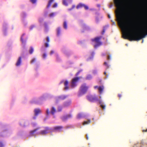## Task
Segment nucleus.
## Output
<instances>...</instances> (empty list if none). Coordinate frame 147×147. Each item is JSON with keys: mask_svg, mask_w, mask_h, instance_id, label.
Here are the masks:
<instances>
[{"mask_svg": "<svg viewBox=\"0 0 147 147\" xmlns=\"http://www.w3.org/2000/svg\"><path fill=\"white\" fill-rule=\"evenodd\" d=\"M88 88L89 86H87L86 83H84L82 84L78 92V96L80 97L85 94L87 92Z\"/></svg>", "mask_w": 147, "mask_h": 147, "instance_id": "obj_1", "label": "nucleus"}, {"mask_svg": "<svg viewBox=\"0 0 147 147\" xmlns=\"http://www.w3.org/2000/svg\"><path fill=\"white\" fill-rule=\"evenodd\" d=\"M86 98L90 102L98 101L100 104L101 103V101L99 100L97 96L96 95H89L86 96Z\"/></svg>", "mask_w": 147, "mask_h": 147, "instance_id": "obj_2", "label": "nucleus"}, {"mask_svg": "<svg viewBox=\"0 0 147 147\" xmlns=\"http://www.w3.org/2000/svg\"><path fill=\"white\" fill-rule=\"evenodd\" d=\"M101 38V37L100 36L96 37L92 39V41L96 43L94 46L95 48H96L102 45V42L100 41Z\"/></svg>", "mask_w": 147, "mask_h": 147, "instance_id": "obj_3", "label": "nucleus"}, {"mask_svg": "<svg viewBox=\"0 0 147 147\" xmlns=\"http://www.w3.org/2000/svg\"><path fill=\"white\" fill-rule=\"evenodd\" d=\"M116 17L117 20L119 23L123 24L124 23L123 19L122 14L119 11H118L116 13Z\"/></svg>", "mask_w": 147, "mask_h": 147, "instance_id": "obj_4", "label": "nucleus"}, {"mask_svg": "<svg viewBox=\"0 0 147 147\" xmlns=\"http://www.w3.org/2000/svg\"><path fill=\"white\" fill-rule=\"evenodd\" d=\"M81 78V77H77L73 78L71 82V87L72 88H73L76 87L77 85V82Z\"/></svg>", "mask_w": 147, "mask_h": 147, "instance_id": "obj_5", "label": "nucleus"}, {"mask_svg": "<svg viewBox=\"0 0 147 147\" xmlns=\"http://www.w3.org/2000/svg\"><path fill=\"white\" fill-rule=\"evenodd\" d=\"M49 130L50 129L49 127H45V129L40 131L37 133V134L42 135H46L48 133L49 131Z\"/></svg>", "mask_w": 147, "mask_h": 147, "instance_id": "obj_6", "label": "nucleus"}, {"mask_svg": "<svg viewBox=\"0 0 147 147\" xmlns=\"http://www.w3.org/2000/svg\"><path fill=\"white\" fill-rule=\"evenodd\" d=\"M56 110L55 108L54 107H53L51 108L50 112L49 111L48 109H47L46 110V113L47 115H48L50 113L52 115H53L56 112Z\"/></svg>", "mask_w": 147, "mask_h": 147, "instance_id": "obj_7", "label": "nucleus"}, {"mask_svg": "<svg viewBox=\"0 0 147 147\" xmlns=\"http://www.w3.org/2000/svg\"><path fill=\"white\" fill-rule=\"evenodd\" d=\"M114 4L118 8H120L122 5L121 0H113Z\"/></svg>", "mask_w": 147, "mask_h": 147, "instance_id": "obj_8", "label": "nucleus"}, {"mask_svg": "<svg viewBox=\"0 0 147 147\" xmlns=\"http://www.w3.org/2000/svg\"><path fill=\"white\" fill-rule=\"evenodd\" d=\"M72 116L71 114L67 115H66L63 116L61 117V119L63 121L67 120L68 119L71 118Z\"/></svg>", "mask_w": 147, "mask_h": 147, "instance_id": "obj_9", "label": "nucleus"}, {"mask_svg": "<svg viewBox=\"0 0 147 147\" xmlns=\"http://www.w3.org/2000/svg\"><path fill=\"white\" fill-rule=\"evenodd\" d=\"M63 127L62 126H58L55 127L54 128V130L60 131L63 128Z\"/></svg>", "mask_w": 147, "mask_h": 147, "instance_id": "obj_10", "label": "nucleus"}, {"mask_svg": "<svg viewBox=\"0 0 147 147\" xmlns=\"http://www.w3.org/2000/svg\"><path fill=\"white\" fill-rule=\"evenodd\" d=\"M22 63V57H19L17 62L16 63V65L17 66H19Z\"/></svg>", "mask_w": 147, "mask_h": 147, "instance_id": "obj_11", "label": "nucleus"}, {"mask_svg": "<svg viewBox=\"0 0 147 147\" xmlns=\"http://www.w3.org/2000/svg\"><path fill=\"white\" fill-rule=\"evenodd\" d=\"M27 123L25 120H22L20 122V124L22 126H25L27 125Z\"/></svg>", "mask_w": 147, "mask_h": 147, "instance_id": "obj_12", "label": "nucleus"}, {"mask_svg": "<svg viewBox=\"0 0 147 147\" xmlns=\"http://www.w3.org/2000/svg\"><path fill=\"white\" fill-rule=\"evenodd\" d=\"M104 87L103 86H100L98 87V90L100 94H101L104 90Z\"/></svg>", "mask_w": 147, "mask_h": 147, "instance_id": "obj_13", "label": "nucleus"}, {"mask_svg": "<svg viewBox=\"0 0 147 147\" xmlns=\"http://www.w3.org/2000/svg\"><path fill=\"white\" fill-rule=\"evenodd\" d=\"M35 115L37 116L39 113L41 112L40 110L39 109H35L34 110Z\"/></svg>", "mask_w": 147, "mask_h": 147, "instance_id": "obj_14", "label": "nucleus"}, {"mask_svg": "<svg viewBox=\"0 0 147 147\" xmlns=\"http://www.w3.org/2000/svg\"><path fill=\"white\" fill-rule=\"evenodd\" d=\"M64 86H65V87L64 88V89L65 90H67L69 88V87L68 86V82L67 80L65 81L64 83Z\"/></svg>", "mask_w": 147, "mask_h": 147, "instance_id": "obj_15", "label": "nucleus"}, {"mask_svg": "<svg viewBox=\"0 0 147 147\" xmlns=\"http://www.w3.org/2000/svg\"><path fill=\"white\" fill-rule=\"evenodd\" d=\"M47 42L45 43V46L46 47H49L48 42H49L50 39L49 36L47 37L46 38Z\"/></svg>", "mask_w": 147, "mask_h": 147, "instance_id": "obj_16", "label": "nucleus"}, {"mask_svg": "<svg viewBox=\"0 0 147 147\" xmlns=\"http://www.w3.org/2000/svg\"><path fill=\"white\" fill-rule=\"evenodd\" d=\"M40 128V127H38L37 128H36V129H35L33 130H32V131H31L30 132V134L32 136H33L34 133L35 131H37V130L39 129Z\"/></svg>", "mask_w": 147, "mask_h": 147, "instance_id": "obj_17", "label": "nucleus"}, {"mask_svg": "<svg viewBox=\"0 0 147 147\" xmlns=\"http://www.w3.org/2000/svg\"><path fill=\"white\" fill-rule=\"evenodd\" d=\"M54 0H50L49 2L48 5H47V8H49L51 5V3L53 2Z\"/></svg>", "mask_w": 147, "mask_h": 147, "instance_id": "obj_18", "label": "nucleus"}, {"mask_svg": "<svg viewBox=\"0 0 147 147\" xmlns=\"http://www.w3.org/2000/svg\"><path fill=\"white\" fill-rule=\"evenodd\" d=\"M66 97L65 96H62L58 97V100H63L66 98Z\"/></svg>", "mask_w": 147, "mask_h": 147, "instance_id": "obj_19", "label": "nucleus"}, {"mask_svg": "<svg viewBox=\"0 0 147 147\" xmlns=\"http://www.w3.org/2000/svg\"><path fill=\"white\" fill-rule=\"evenodd\" d=\"M82 27L83 30H86L88 29L87 26L85 24L82 25Z\"/></svg>", "mask_w": 147, "mask_h": 147, "instance_id": "obj_20", "label": "nucleus"}, {"mask_svg": "<svg viewBox=\"0 0 147 147\" xmlns=\"http://www.w3.org/2000/svg\"><path fill=\"white\" fill-rule=\"evenodd\" d=\"M84 4H82V3H80L76 7V8L77 9H79L80 7H84Z\"/></svg>", "mask_w": 147, "mask_h": 147, "instance_id": "obj_21", "label": "nucleus"}, {"mask_svg": "<svg viewBox=\"0 0 147 147\" xmlns=\"http://www.w3.org/2000/svg\"><path fill=\"white\" fill-rule=\"evenodd\" d=\"M63 26L64 28L65 29H67V23L66 21H65L64 22Z\"/></svg>", "mask_w": 147, "mask_h": 147, "instance_id": "obj_22", "label": "nucleus"}, {"mask_svg": "<svg viewBox=\"0 0 147 147\" xmlns=\"http://www.w3.org/2000/svg\"><path fill=\"white\" fill-rule=\"evenodd\" d=\"M90 119L88 120L87 121H84L83 123V125H84L85 124H88L90 123Z\"/></svg>", "mask_w": 147, "mask_h": 147, "instance_id": "obj_23", "label": "nucleus"}, {"mask_svg": "<svg viewBox=\"0 0 147 147\" xmlns=\"http://www.w3.org/2000/svg\"><path fill=\"white\" fill-rule=\"evenodd\" d=\"M92 78V76L90 75H88L86 79L87 80H90Z\"/></svg>", "mask_w": 147, "mask_h": 147, "instance_id": "obj_24", "label": "nucleus"}, {"mask_svg": "<svg viewBox=\"0 0 147 147\" xmlns=\"http://www.w3.org/2000/svg\"><path fill=\"white\" fill-rule=\"evenodd\" d=\"M29 53L30 54H32L34 51L33 48L32 47H30V49L29 50Z\"/></svg>", "mask_w": 147, "mask_h": 147, "instance_id": "obj_25", "label": "nucleus"}, {"mask_svg": "<svg viewBox=\"0 0 147 147\" xmlns=\"http://www.w3.org/2000/svg\"><path fill=\"white\" fill-rule=\"evenodd\" d=\"M25 35V34H23L22 36L21 37V40L22 42V43H23L25 42L26 41V40H24L23 39V36H24Z\"/></svg>", "mask_w": 147, "mask_h": 147, "instance_id": "obj_26", "label": "nucleus"}, {"mask_svg": "<svg viewBox=\"0 0 147 147\" xmlns=\"http://www.w3.org/2000/svg\"><path fill=\"white\" fill-rule=\"evenodd\" d=\"M82 117V114L81 113H79L77 116V118L78 119H80Z\"/></svg>", "mask_w": 147, "mask_h": 147, "instance_id": "obj_27", "label": "nucleus"}, {"mask_svg": "<svg viewBox=\"0 0 147 147\" xmlns=\"http://www.w3.org/2000/svg\"><path fill=\"white\" fill-rule=\"evenodd\" d=\"M57 35L59 36L60 33L61 29L60 28H58L57 29Z\"/></svg>", "mask_w": 147, "mask_h": 147, "instance_id": "obj_28", "label": "nucleus"}, {"mask_svg": "<svg viewBox=\"0 0 147 147\" xmlns=\"http://www.w3.org/2000/svg\"><path fill=\"white\" fill-rule=\"evenodd\" d=\"M36 61V58H33L30 62L31 64H32L35 63Z\"/></svg>", "mask_w": 147, "mask_h": 147, "instance_id": "obj_29", "label": "nucleus"}, {"mask_svg": "<svg viewBox=\"0 0 147 147\" xmlns=\"http://www.w3.org/2000/svg\"><path fill=\"white\" fill-rule=\"evenodd\" d=\"M38 101L37 100H36L35 99L31 101V103H32L36 104L38 103Z\"/></svg>", "mask_w": 147, "mask_h": 147, "instance_id": "obj_30", "label": "nucleus"}, {"mask_svg": "<svg viewBox=\"0 0 147 147\" xmlns=\"http://www.w3.org/2000/svg\"><path fill=\"white\" fill-rule=\"evenodd\" d=\"M37 0H30V1L32 4H35L36 3Z\"/></svg>", "mask_w": 147, "mask_h": 147, "instance_id": "obj_31", "label": "nucleus"}, {"mask_svg": "<svg viewBox=\"0 0 147 147\" xmlns=\"http://www.w3.org/2000/svg\"><path fill=\"white\" fill-rule=\"evenodd\" d=\"M70 102H66L65 103L64 105L65 107L69 105Z\"/></svg>", "mask_w": 147, "mask_h": 147, "instance_id": "obj_32", "label": "nucleus"}, {"mask_svg": "<svg viewBox=\"0 0 147 147\" xmlns=\"http://www.w3.org/2000/svg\"><path fill=\"white\" fill-rule=\"evenodd\" d=\"M104 65H105L106 67V69L109 68V66L106 62H104Z\"/></svg>", "mask_w": 147, "mask_h": 147, "instance_id": "obj_33", "label": "nucleus"}, {"mask_svg": "<svg viewBox=\"0 0 147 147\" xmlns=\"http://www.w3.org/2000/svg\"><path fill=\"white\" fill-rule=\"evenodd\" d=\"M63 5H65V6H67L68 4L65 0H63Z\"/></svg>", "mask_w": 147, "mask_h": 147, "instance_id": "obj_34", "label": "nucleus"}, {"mask_svg": "<svg viewBox=\"0 0 147 147\" xmlns=\"http://www.w3.org/2000/svg\"><path fill=\"white\" fill-rule=\"evenodd\" d=\"M4 144L1 141H0V147H4Z\"/></svg>", "mask_w": 147, "mask_h": 147, "instance_id": "obj_35", "label": "nucleus"}, {"mask_svg": "<svg viewBox=\"0 0 147 147\" xmlns=\"http://www.w3.org/2000/svg\"><path fill=\"white\" fill-rule=\"evenodd\" d=\"M101 103L102 102H101ZM102 103H101L100 104V107L102 108V109L104 110L105 109V105H103L102 104H101Z\"/></svg>", "mask_w": 147, "mask_h": 147, "instance_id": "obj_36", "label": "nucleus"}, {"mask_svg": "<svg viewBox=\"0 0 147 147\" xmlns=\"http://www.w3.org/2000/svg\"><path fill=\"white\" fill-rule=\"evenodd\" d=\"M133 147H140V145L139 144H135Z\"/></svg>", "mask_w": 147, "mask_h": 147, "instance_id": "obj_37", "label": "nucleus"}, {"mask_svg": "<svg viewBox=\"0 0 147 147\" xmlns=\"http://www.w3.org/2000/svg\"><path fill=\"white\" fill-rule=\"evenodd\" d=\"M35 27V26L34 25H32L30 27V29L31 30L32 29Z\"/></svg>", "mask_w": 147, "mask_h": 147, "instance_id": "obj_38", "label": "nucleus"}, {"mask_svg": "<svg viewBox=\"0 0 147 147\" xmlns=\"http://www.w3.org/2000/svg\"><path fill=\"white\" fill-rule=\"evenodd\" d=\"M31 124H32V126L33 127H35L37 125L36 123H32Z\"/></svg>", "mask_w": 147, "mask_h": 147, "instance_id": "obj_39", "label": "nucleus"}, {"mask_svg": "<svg viewBox=\"0 0 147 147\" xmlns=\"http://www.w3.org/2000/svg\"><path fill=\"white\" fill-rule=\"evenodd\" d=\"M84 7L85 9L86 10H87L88 9V7L86 5L84 4Z\"/></svg>", "mask_w": 147, "mask_h": 147, "instance_id": "obj_40", "label": "nucleus"}, {"mask_svg": "<svg viewBox=\"0 0 147 147\" xmlns=\"http://www.w3.org/2000/svg\"><path fill=\"white\" fill-rule=\"evenodd\" d=\"M57 3H55L53 6V8L56 7H57Z\"/></svg>", "mask_w": 147, "mask_h": 147, "instance_id": "obj_41", "label": "nucleus"}, {"mask_svg": "<svg viewBox=\"0 0 147 147\" xmlns=\"http://www.w3.org/2000/svg\"><path fill=\"white\" fill-rule=\"evenodd\" d=\"M54 13H50L49 16L50 17H52L53 16H54Z\"/></svg>", "mask_w": 147, "mask_h": 147, "instance_id": "obj_42", "label": "nucleus"}, {"mask_svg": "<svg viewBox=\"0 0 147 147\" xmlns=\"http://www.w3.org/2000/svg\"><path fill=\"white\" fill-rule=\"evenodd\" d=\"M127 10H128L127 11V13H126V15H129V8H128H128L127 9Z\"/></svg>", "mask_w": 147, "mask_h": 147, "instance_id": "obj_43", "label": "nucleus"}, {"mask_svg": "<svg viewBox=\"0 0 147 147\" xmlns=\"http://www.w3.org/2000/svg\"><path fill=\"white\" fill-rule=\"evenodd\" d=\"M81 70H80L77 73H76V74L75 76H77L80 74V72L81 71Z\"/></svg>", "mask_w": 147, "mask_h": 147, "instance_id": "obj_44", "label": "nucleus"}, {"mask_svg": "<svg viewBox=\"0 0 147 147\" xmlns=\"http://www.w3.org/2000/svg\"><path fill=\"white\" fill-rule=\"evenodd\" d=\"M62 110V108L60 107H58V111L59 112H60V111H61Z\"/></svg>", "mask_w": 147, "mask_h": 147, "instance_id": "obj_45", "label": "nucleus"}, {"mask_svg": "<svg viewBox=\"0 0 147 147\" xmlns=\"http://www.w3.org/2000/svg\"><path fill=\"white\" fill-rule=\"evenodd\" d=\"M75 7V5H73L72 6V7L71 8H70V9H68V10H71L72 9H73V8H74V7Z\"/></svg>", "mask_w": 147, "mask_h": 147, "instance_id": "obj_46", "label": "nucleus"}, {"mask_svg": "<svg viewBox=\"0 0 147 147\" xmlns=\"http://www.w3.org/2000/svg\"><path fill=\"white\" fill-rule=\"evenodd\" d=\"M43 20V19L42 18H40L39 19V22L40 23H41L42 22Z\"/></svg>", "mask_w": 147, "mask_h": 147, "instance_id": "obj_47", "label": "nucleus"}, {"mask_svg": "<svg viewBox=\"0 0 147 147\" xmlns=\"http://www.w3.org/2000/svg\"><path fill=\"white\" fill-rule=\"evenodd\" d=\"M96 22L97 23H98L99 22L98 18V17H96Z\"/></svg>", "mask_w": 147, "mask_h": 147, "instance_id": "obj_48", "label": "nucleus"}, {"mask_svg": "<svg viewBox=\"0 0 147 147\" xmlns=\"http://www.w3.org/2000/svg\"><path fill=\"white\" fill-rule=\"evenodd\" d=\"M47 57V55L45 53L43 55V57L44 58H45Z\"/></svg>", "mask_w": 147, "mask_h": 147, "instance_id": "obj_49", "label": "nucleus"}, {"mask_svg": "<svg viewBox=\"0 0 147 147\" xmlns=\"http://www.w3.org/2000/svg\"><path fill=\"white\" fill-rule=\"evenodd\" d=\"M54 53V51L53 50L51 51L50 53V55H52V54Z\"/></svg>", "mask_w": 147, "mask_h": 147, "instance_id": "obj_50", "label": "nucleus"}, {"mask_svg": "<svg viewBox=\"0 0 147 147\" xmlns=\"http://www.w3.org/2000/svg\"><path fill=\"white\" fill-rule=\"evenodd\" d=\"M113 6V4L112 3H111V4L109 5V7L110 8H111Z\"/></svg>", "mask_w": 147, "mask_h": 147, "instance_id": "obj_51", "label": "nucleus"}, {"mask_svg": "<svg viewBox=\"0 0 147 147\" xmlns=\"http://www.w3.org/2000/svg\"><path fill=\"white\" fill-rule=\"evenodd\" d=\"M105 29H103V31L102 32V34H103L105 32Z\"/></svg>", "mask_w": 147, "mask_h": 147, "instance_id": "obj_52", "label": "nucleus"}, {"mask_svg": "<svg viewBox=\"0 0 147 147\" xmlns=\"http://www.w3.org/2000/svg\"><path fill=\"white\" fill-rule=\"evenodd\" d=\"M94 52H92L91 53V55L92 56H93L94 55Z\"/></svg>", "mask_w": 147, "mask_h": 147, "instance_id": "obj_53", "label": "nucleus"}, {"mask_svg": "<svg viewBox=\"0 0 147 147\" xmlns=\"http://www.w3.org/2000/svg\"><path fill=\"white\" fill-rule=\"evenodd\" d=\"M121 96H122V95L121 94H119L118 95V96H119V97L120 98L121 97Z\"/></svg>", "mask_w": 147, "mask_h": 147, "instance_id": "obj_54", "label": "nucleus"}, {"mask_svg": "<svg viewBox=\"0 0 147 147\" xmlns=\"http://www.w3.org/2000/svg\"><path fill=\"white\" fill-rule=\"evenodd\" d=\"M142 131L143 132H147V129L146 130H143Z\"/></svg>", "mask_w": 147, "mask_h": 147, "instance_id": "obj_55", "label": "nucleus"}, {"mask_svg": "<svg viewBox=\"0 0 147 147\" xmlns=\"http://www.w3.org/2000/svg\"><path fill=\"white\" fill-rule=\"evenodd\" d=\"M45 28H47V23H45Z\"/></svg>", "mask_w": 147, "mask_h": 147, "instance_id": "obj_56", "label": "nucleus"}, {"mask_svg": "<svg viewBox=\"0 0 147 147\" xmlns=\"http://www.w3.org/2000/svg\"><path fill=\"white\" fill-rule=\"evenodd\" d=\"M131 30H134V29L135 28H134V27H133L132 26L131 27Z\"/></svg>", "mask_w": 147, "mask_h": 147, "instance_id": "obj_57", "label": "nucleus"}, {"mask_svg": "<svg viewBox=\"0 0 147 147\" xmlns=\"http://www.w3.org/2000/svg\"><path fill=\"white\" fill-rule=\"evenodd\" d=\"M98 87H98V86H94V88L95 89H96V88H98Z\"/></svg>", "mask_w": 147, "mask_h": 147, "instance_id": "obj_58", "label": "nucleus"}, {"mask_svg": "<svg viewBox=\"0 0 147 147\" xmlns=\"http://www.w3.org/2000/svg\"><path fill=\"white\" fill-rule=\"evenodd\" d=\"M97 6L98 7H100V4H97Z\"/></svg>", "mask_w": 147, "mask_h": 147, "instance_id": "obj_59", "label": "nucleus"}, {"mask_svg": "<svg viewBox=\"0 0 147 147\" xmlns=\"http://www.w3.org/2000/svg\"><path fill=\"white\" fill-rule=\"evenodd\" d=\"M110 59V56H109V55H108V56L107 57V59L108 60H109Z\"/></svg>", "mask_w": 147, "mask_h": 147, "instance_id": "obj_60", "label": "nucleus"}, {"mask_svg": "<svg viewBox=\"0 0 147 147\" xmlns=\"http://www.w3.org/2000/svg\"><path fill=\"white\" fill-rule=\"evenodd\" d=\"M86 139L87 140H88V135H86Z\"/></svg>", "mask_w": 147, "mask_h": 147, "instance_id": "obj_61", "label": "nucleus"}, {"mask_svg": "<svg viewBox=\"0 0 147 147\" xmlns=\"http://www.w3.org/2000/svg\"><path fill=\"white\" fill-rule=\"evenodd\" d=\"M36 118V117H33V119H35Z\"/></svg>", "mask_w": 147, "mask_h": 147, "instance_id": "obj_62", "label": "nucleus"}, {"mask_svg": "<svg viewBox=\"0 0 147 147\" xmlns=\"http://www.w3.org/2000/svg\"><path fill=\"white\" fill-rule=\"evenodd\" d=\"M108 16L109 18H110V16L109 15H108Z\"/></svg>", "mask_w": 147, "mask_h": 147, "instance_id": "obj_63", "label": "nucleus"}, {"mask_svg": "<svg viewBox=\"0 0 147 147\" xmlns=\"http://www.w3.org/2000/svg\"><path fill=\"white\" fill-rule=\"evenodd\" d=\"M104 74L106 75V73L105 72H104Z\"/></svg>", "mask_w": 147, "mask_h": 147, "instance_id": "obj_64", "label": "nucleus"}]
</instances>
